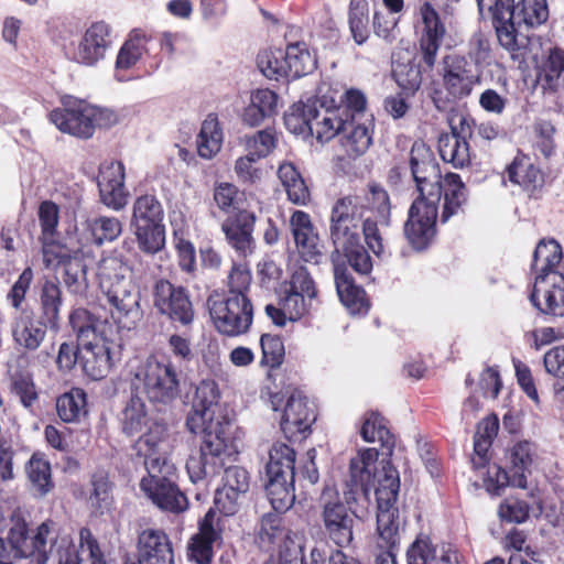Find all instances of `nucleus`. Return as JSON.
<instances>
[{
  "instance_id": "c03bdc74",
  "label": "nucleus",
  "mask_w": 564,
  "mask_h": 564,
  "mask_svg": "<svg viewBox=\"0 0 564 564\" xmlns=\"http://www.w3.org/2000/svg\"><path fill=\"white\" fill-rule=\"evenodd\" d=\"M294 477H268L265 491L272 508L278 512L289 510L294 501Z\"/></svg>"
},
{
  "instance_id": "052dcab7",
  "label": "nucleus",
  "mask_w": 564,
  "mask_h": 564,
  "mask_svg": "<svg viewBox=\"0 0 564 564\" xmlns=\"http://www.w3.org/2000/svg\"><path fill=\"white\" fill-rule=\"evenodd\" d=\"M247 152L258 159L267 158L276 147V134L271 129L260 130L242 139Z\"/></svg>"
},
{
  "instance_id": "ddd939ff",
  "label": "nucleus",
  "mask_w": 564,
  "mask_h": 564,
  "mask_svg": "<svg viewBox=\"0 0 564 564\" xmlns=\"http://www.w3.org/2000/svg\"><path fill=\"white\" fill-rule=\"evenodd\" d=\"M438 73L448 100L469 96L474 87L480 84L481 78L479 67L471 59L457 54L445 55Z\"/></svg>"
},
{
  "instance_id": "a19ab883",
  "label": "nucleus",
  "mask_w": 564,
  "mask_h": 564,
  "mask_svg": "<svg viewBox=\"0 0 564 564\" xmlns=\"http://www.w3.org/2000/svg\"><path fill=\"white\" fill-rule=\"evenodd\" d=\"M285 53L290 78L306 76L317 67L316 55L303 42L288 45Z\"/></svg>"
},
{
  "instance_id": "0e129e2a",
  "label": "nucleus",
  "mask_w": 564,
  "mask_h": 564,
  "mask_svg": "<svg viewBox=\"0 0 564 564\" xmlns=\"http://www.w3.org/2000/svg\"><path fill=\"white\" fill-rule=\"evenodd\" d=\"M262 357L260 365L270 369L281 366L284 357V345L279 336L263 334L260 337Z\"/></svg>"
},
{
  "instance_id": "bf43d9fd",
  "label": "nucleus",
  "mask_w": 564,
  "mask_h": 564,
  "mask_svg": "<svg viewBox=\"0 0 564 564\" xmlns=\"http://www.w3.org/2000/svg\"><path fill=\"white\" fill-rule=\"evenodd\" d=\"M26 475L34 488L45 495L52 487L51 466L42 456L34 454L26 464Z\"/></svg>"
},
{
  "instance_id": "a211bd4d",
  "label": "nucleus",
  "mask_w": 564,
  "mask_h": 564,
  "mask_svg": "<svg viewBox=\"0 0 564 564\" xmlns=\"http://www.w3.org/2000/svg\"><path fill=\"white\" fill-rule=\"evenodd\" d=\"M533 305L542 313L564 316V275L560 272H549L535 276L531 294Z\"/></svg>"
},
{
  "instance_id": "4468645a",
  "label": "nucleus",
  "mask_w": 564,
  "mask_h": 564,
  "mask_svg": "<svg viewBox=\"0 0 564 564\" xmlns=\"http://www.w3.org/2000/svg\"><path fill=\"white\" fill-rule=\"evenodd\" d=\"M362 200L356 195H346L336 200L330 216V239L334 247H349L360 238Z\"/></svg>"
},
{
  "instance_id": "6e6552de",
  "label": "nucleus",
  "mask_w": 564,
  "mask_h": 564,
  "mask_svg": "<svg viewBox=\"0 0 564 564\" xmlns=\"http://www.w3.org/2000/svg\"><path fill=\"white\" fill-rule=\"evenodd\" d=\"M163 215V207L153 195H142L133 203L131 227L139 248L145 253H156L164 247Z\"/></svg>"
},
{
  "instance_id": "ea45409f",
  "label": "nucleus",
  "mask_w": 564,
  "mask_h": 564,
  "mask_svg": "<svg viewBox=\"0 0 564 564\" xmlns=\"http://www.w3.org/2000/svg\"><path fill=\"white\" fill-rule=\"evenodd\" d=\"M276 175L293 204L305 205L310 200L308 188L293 163L282 162Z\"/></svg>"
},
{
  "instance_id": "473e14b6",
  "label": "nucleus",
  "mask_w": 564,
  "mask_h": 564,
  "mask_svg": "<svg viewBox=\"0 0 564 564\" xmlns=\"http://www.w3.org/2000/svg\"><path fill=\"white\" fill-rule=\"evenodd\" d=\"M338 141L347 158L356 159L362 155L372 143L370 121L359 122L357 117L351 115Z\"/></svg>"
},
{
  "instance_id": "aec40b11",
  "label": "nucleus",
  "mask_w": 564,
  "mask_h": 564,
  "mask_svg": "<svg viewBox=\"0 0 564 564\" xmlns=\"http://www.w3.org/2000/svg\"><path fill=\"white\" fill-rule=\"evenodd\" d=\"M420 14L423 23L419 40L420 55L426 67L433 68L446 30L438 13L430 2L423 3L420 8Z\"/></svg>"
},
{
  "instance_id": "4d7b16f0",
  "label": "nucleus",
  "mask_w": 564,
  "mask_h": 564,
  "mask_svg": "<svg viewBox=\"0 0 564 564\" xmlns=\"http://www.w3.org/2000/svg\"><path fill=\"white\" fill-rule=\"evenodd\" d=\"M349 28L354 41L364 44L369 36V10L366 0H350Z\"/></svg>"
},
{
  "instance_id": "c85d7f7f",
  "label": "nucleus",
  "mask_w": 564,
  "mask_h": 564,
  "mask_svg": "<svg viewBox=\"0 0 564 564\" xmlns=\"http://www.w3.org/2000/svg\"><path fill=\"white\" fill-rule=\"evenodd\" d=\"M334 279L339 300L349 313L365 315L369 310V301L365 291L355 284L345 265H335Z\"/></svg>"
},
{
  "instance_id": "cd10ccee",
  "label": "nucleus",
  "mask_w": 564,
  "mask_h": 564,
  "mask_svg": "<svg viewBox=\"0 0 564 564\" xmlns=\"http://www.w3.org/2000/svg\"><path fill=\"white\" fill-rule=\"evenodd\" d=\"M150 39V35L140 29H134L129 33L117 54L113 74L116 80L122 83L130 79L127 72L132 69L147 53Z\"/></svg>"
},
{
  "instance_id": "5fc2aeb1",
  "label": "nucleus",
  "mask_w": 564,
  "mask_h": 564,
  "mask_svg": "<svg viewBox=\"0 0 564 564\" xmlns=\"http://www.w3.org/2000/svg\"><path fill=\"white\" fill-rule=\"evenodd\" d=\"M62 303V290L58 283L45 281L40 292V304L43 317L53 326L58 321Z\"/></svg>"
},
{
  "instance_id": "13d9d810",
  "label": "nucleus",
  "mask_w": 564,
  "mask_h": 564,
  "mask_svg": "<svg viewBox=\"0 0 564 564\" xmlns=\"http://www.w3.org/2000/svg\"><path fill=\"white\" fill-rule=\"evenodd\" d=\"M304 547L303 535H286L283 544H280L278 557H271L265 564H303Z\"/></svg>"
},
{
  "instance_id": "412c9836",
  "label": "nucleus",
  "mask_w": 564,
  "mask_h": 564,
  "mask_svg": "<svg viewBox=\"0 0 564 564\" xmlns=\"http://www.w3.org/2000/svg\"><path fill=\"white\" fill-rule=\"evenodd\" d=\"M72 536L62 530L54 521L41 523L31 538L32 557L37 564H46L48 557L57 554L62 549L72 546Z\"/></svg>"
},
{
  "instance_id": "dca6fc26",
  "label": "nucleus",
  "mask_w": 564,
  "mask_h": 564,
  "mask_svg": "<svg viewBox=\"0 0 564 564\" xmlns=\"http://www.w3.org/2000/svg\"><path fill=\"white\" fill-rule=\"evenodd\" d=\"M116 344L106 335L78 344V359L83 371L93 380L106 378L115 364Z\"/></svg>"
},
{
  "instance_id": "09e8293b",
  "label": "nucleus",
  "mask_w": 564,
  "mask_h": 564,
  "mask_svg": "<svg viewBox=\"0 0 564 564\" xmlns=\"http://www.w3.org/2000/svg\"><path fill=\"white\" fill-rule=\"evenodd\" d=\"M361 437L368 443L379 442L387 449V454L391 455L394 446V438L384 424L383 417L378 413L370 412L365 417L360 430Z\"/></svg>"
},
{
  "instance_id": "9b49d317",
  "label": "nucleus",
  "mask_w": 564,
  "mask_h": 564,
  "mask_svg": "<svg viewBox=\"0 0 564 564\" xmlns=\"http://www.w3.org/2000/svg\"><path fill=\"white\" fill-rule=\"evenodd\" d=\"M321 520L325 534L339 547H346L354 540V514L343 502L335 486L326 485L319 498Z\"/></svg>"
},
{
  "instance_id": "e433bc0d",
  "label": "nucleus",
  "mask_w": 564,
  "mask_h": 564,
  "mask_svg": "<svg viewBox=\"0 0 564 564\" xmlns=\"http://www.w3.org/2000/svg\"><path fill=\"white\" fill-rule=\"evenodd\" d=\"M508 180L522 187L525 192L533 193L543 185L542 172L528 156H517L507 169Z\"/></svg>"
},
{
  "instance_id": "4c0bfd02",
  "label": "nucleus",
  "mask_w": 564,
  "mask_h": 564,
  "mask_svg": "<svg viewBox=\"0 0 564 564\" xmlns=\"http://www.w3.org/2000/svg\"><path fill=\"white\" fill-rule=\"evenodd\" d=\"M549 10L546 0H522L521 7L513 8V17L509 22L512 25L514 36V50L518 45V33L522 24L525 26H536L546 21Z\"/></svg>"
},
{
  "instance_id": "603ef678",
  "label": "nucleus",
  "mask_w": 564,
  "mask_h": 564,
  "mask_svg": "<svg viewBox=\"0 0 564 564\" xmlns=\"http://www.w3.org/2000/svg\"><path fill=\"white\" fill-rule=\"evenodd\" d=\"M314 107L315 102L313 101H300L291 106L284 115V123L288 130L294 134L311 133Z\"/></svg>"
},
{
  "instance_id": "49530a36",
  "label": "nucleus",
  "mask_w": 564,
  "mask_h": 564,
  "mask_svg": "<svg viewBox=\"0 0 564 564\" xmlns=\"http://www.w3.org/2000/svg\"><path fill=\"white\" fill-rule=\"evenodd\" d=\"M562 260V249L557 241L542 240L533 253L532 269L536 275L558 272L556 267Z\"/></svg>"
},
{
  "instance_id": "a878e982",
  "label": "nucleus",
  "mask_w": 564,
  "mask_h": 564,
  "mask_svg": "<svg viewBox=\"0 0 564 564\" xmlns=\"http://www.w3.org/2000/svg\"><path fill=\"white\" fill-rule=\"evenodd\" d=\"M315 421L313 409L308 405V400L300 391L293 392L284 406L280 425L288 437H295L304 433Z\"/></svg>"
},
{
  "instance_id": "f8f14e48",
  "label": "nucleus",
  "mask_w": 564,
  "mask_h": 564,
  "mask_svg": "<svg viewBox=\"0 0 564 564\" xmlns=\"http://www.w3.org/2000/svg\"><path fill=\"white\" fill-rule=\"evenodd\" d=\"M355 195L362 200L365 241L368 248L380 257L384 252V246L379 226L387 227L390 224L391 204L389 195L386 189L378 185H370L367 193Z\"/></svg>"
},
{
  "instance_id": "423d86ee",
  "label": "nucleus",
  "mask_w": 564,
  "mask_h": 564,
  "mask_svg": "<svg viewBox=\"0 0 564 564\" xmlns=\"http://www.w3.org/2000/svg\"><path fill=\"white\" fill-rule=\"evenodd\" d=\"M62 106L51 111L50 121L59 131L78 138L88 139L96 128H108L118 121L115 111L73 96L62 97Z\"/></svg>"
},
{
  "instance_id": "680f3d73",
  "label": "nucleus",
  "mask_w": 564,
  "mask_h": 564,
  "mask_svg": "<svg viewBox=\"0 0 564 564\" xmlns=\"http://www.w3.org/2000/svg\"><path fill=\"white\" fill-rule=\"evenodd\" d=\"M7 539L10 546L17 551L20 557H29L32 555L28 524L23 519L19 517L11 518Z\"/></svg>"
},
{
  "instance_id": "37998d69",
  "label": "nucleus",
  "mask_w": 564,
  "mask_h": 564,
  "mask_svg": "<svg viewBox=\"0 0 564 564\" xmlns=\"http://www.w3.org/2000/svg\"><path fill=\"white\" fill-rule=\"evenodd\" d=\"M257 67L270 80L290 78L286 53L281 48H264L257 55Z\"/></svg>"
},
{
  "instance_id": "a18cd8bd",
  "label": "nucleus",
  "mask_w": 564,
  "mask_h": 564,
  "mask_svg": "<svg viewBox=\"0 0 564 564\" xmlns=\"http://www.w3.org/2000/svg\"><path fill=\"white\" fill-rule=\"evenodd\" d=\"M295 452L284 443H275L269 452L267 477H294Z\"/></svg>"
},
{
  "instance_id": "6e6d98bb",
  "label": "nucleus",
  "mask_w": 564,
  "mask_h": 564,
  "mask_svg": "<svg viewBox=\"0 0 564 564\" xmlns=\"http://www.w3.org/2000/svg\"><path fill=\"white\" fill-rule=\"evenodd\" d=\"M63 281L69 292L84 294L88 289L87 267L78 257L67 258L63 261Z\"/></svg>"
},
{
  "instance_id": "79ce46f5",
  "label": "nucleus",
  "mask_w": 564,
  "mask_h": 564,
  "mask_svg": "<svg viewBox=\"0 0 564 564\" xmlns=\"http://www.w3.org/2000/svg\"><path fill=\"white\" fill-rule=\"evenodd\" d=\"M438 151L443 161L451 163L455 169H463L470 162L469 145L456 133L441 135Z\"/></svg>"
},
{
  "instance_id": "58836bf2",
  "label": "nucleus",
  "mask_w": 564,
  "mask_h": 564,
  "mask_svg": "<svg viewBox=\"0 0 564 564\" xmlns=\"http://www.w3.org/2000/svg\"><path fill=\"white\" fill-rule=\"evenodd\" d=\"M56 412L65 423H77L87 414V395L80 388H73L56 400Z\"/></svg>"
},
{
  "instance_id": "c9c22d12",
  "label": "nucleus",
  "mask_w": 564,
  "mask_h": 564,
  "mask_svg": "<svg viewBox=\"0 0 564 564\" xmlns=\"http://www.w3.org/2000/svg\"><path fill=\"white\" fill-rule=\"evenodd\" d=\"M224 132L216 115L209 113L202 122L196 138L197 153L202 159H213L221 149Z\"/></svg>"
},
{
  "instance_id": "b1692460",
  "label": "nucleus",
  "mask_w": 564,
  "mask_h": 564,
  "mask_svg": "<svg viewBox=\"0 0 564 564\" xmlns=\"http://www.w3.org/2000/svg\"><path fill=\"white\" fill-rule=\"evenodd\" d=\"M290 228L296 249L306 262H318L322 256L319 237L308 214L295 210L290 218Z\"/></svg>"
},
{
  "instance_id": "3c124183",
  "label": "nucleus",
  "mask_w": 564,
  "mask_h": 564,
  "mask_svg": "<svg viewBox=\"0 0 564 564\" xmlns=\"http://www.w3.org/2000/svg\"><path fill=\"white\" fill-rule=\"evenodd\" d=\"M564 72V50L553 47L540 66L538 80L544 89L555 90L557 80Z\"/></svg>"
},
{
  "instance_id": "f257e3e1",
  "label": "nucleus",
  "mask_w": 564,
  "mask_h": 564,
  "mask_svg": "<svg viewBox=\"0 0 564 564\" xmlns=\"http://www.w3.org/2000/svg\"><path fill=\"white\" fill-rule=\"evenodd\" d=\"M129 376L133 394L120 415L122 432L129 437L138 436L135 445L153 429L160 427L164 440L170 444L165 427L151 420L140 395H144L155 405H169L176 400L180 394V378L174 365L166 356L149 355L130 361Z\"/></svg>"
},
{
  "instance_id": "f03ea898",
  "label": "nucleus",
  "mask_w": 564,
  "mask_h": 564,
  "mask_svg": "<svg viewBox=\"0 0 564 564\" xmlns=\"http://www.w3.org/2000/svg\"><path fill=\"white\" fill-rule=\"evenodd\" d=\"M378 452L375 448L360 449L355 457L350 459L349 471L350 479L355 486H359L365 495L373 479L378 478L376 489L377 497V531L388 546L400 543L403 521L400 518L395 502L400 489L399 471L391 465L390 460L380 462V470L377 471L376 463Z\"/></svg>"
},
{
  "instance_id": "7ed1b4c3",
  "label": "nucleus",
  "mask_w": 564,
  "mask_h": 564,
  "mask_svg": "<svg viewBox=\"0 0 564 564\" xmlns=\"http://www.w3.org/2000/svg\"><path fill=\"white\" fill-rule=\"evenodd\" d=\"M410 166L420 196L412 203L404 225V235L415 250L425 249L436 232L440 187L437 162L432 150L415 142L410 152Z\"/></svg>"
},
{
  "instance_id": "5701e85b",
  "label": "nucleus",
  "mask_w": 564,
  "mask_h": 564,
  "mask_svg": "<svg viewBox=\"0 0 564 564\" xmlns=\"http://www.w3.org/2000/svg\"><path fill=\"white\" fill-rule=\"evenodd\" d=\"M124 165L110 162L101 166L98 176V187L101 202L115 210L122 209L128 203V192L124 187Z\"/></svg>"
},
{
  "instance_id": "39448f33",
  "label": "nucleus",
  "mask_w": 564,
  "mask_h": 564,
  "mask_svg": "<svg viewBox=\"0 0 564 564\" xmlns=\"http://www.w3.org/2000/svg\"><path fill=\"white\" fill-rule=\"evenodd\" d=\"M99 289L109 305L113 321L131 329L142 318L141 293L131 268L116 256H107L98 263Z\"/></svg>"
},
{
  "instance_id": "de8ad7c7",
  "label": "nucleus",
  "mask_w": 564,
  "mask_h": 564,
  "mask_svg": "<svg viewBox=\"0 0 564 564\" xmlns=\"http://www.w3.org/2000/svg\"><path fill=\"white\" fill-rule=\"evenodd\" d=\"M44 325L29 316H23L17 321L13 328V338L15 343L29 350H35L40 347L45 337Z\"/></svg>"
},
{
  "instance_id": "864d4df0",
  "label": "nucleus",
  "mask_w": 564,
  "mask_h": 564,
  "mask_svg": "<svg viewBox=\"0 0 564 564\" xmlns=\"http://www.w3.org/2000/svg\"><path fill=\"white\" fill-rule=\"evenodd\" d=\"M86 228L93 241L100 246L106 241L116 240L122 232V224L116 217L99 216L86 221Z\"/></svg>"
},
{
  "instance_id": "e2e57ef3",
  "label": "nucleus",
  "mask_w": 564,
  "mask_h": 564,
  "mask_svg": "<svg viewBox=\"0 0 564 564\" xmlns=\"http://www.w3.org/2000/svg\"><path fill=\"white\" fill-rule=\"evenodd\" d=\"M282 525V519L278 514H265L261 519L259 540L262 546L279 543L283 544L286 535H294Z\"/></svg>"
},
{
  "instance_id": "f3484780",
  "label": "nucleus",
  "mask_w": 564,
  "mask_h": 564,
  "mask_svg": "<svg viewBox=\"0 0 564 564\" xmlns=\"http://www.w3.org/2000/svg\"><path fill=\"white\" fill-rule=\"evenodd\" d=\"M154 306L170 319L186 326L194 319V311L185 290L161 280L154 286Z\"/></svg>"
},
{
  "instance_id": "69168bd1",
  "label": "nucleus",
  "mask_w": 564,
  "mask_h": 564,
  "mask_svg": "<svg viewBox=\"0 0 564 564\" xmlns=\"http://www.w3.org/2000/svg\"><path fill=\"white\" fill-rule=\"evenodd\" d=\"M392 75L400 88L414 93L422 84V75L417 65L412 62L400 63L394 62Z\"/></svg>"
},
{
  "instance_id": "393cba45",
  "label": "nucleus",
  "mask_w": 564,
  "mask_h": 564,
  "mask_svg": "<svg viewBox=\"0 0 564 564\" xmlns=\"http://www.w3.org/2000/svg\"><path fill=\"white\" fill-rule=\"evenodd\" d=\"M139 564H174L172 543L161 530H143L138 540Z\"/></svg>"
},
{
  "instance_id": "9d476101",
  "label": "nucleus",
  "mask_w": 564,
  "mask_h": 564,
  "mask_svg": "<svg viewBox=\"0 0 564 564\" xmlns=\"http://www.w3.org/2000/svg\"><path fill=\"white\" fill-rule=\"evenodd\" d=\"M209 315L216 329L227 336L245 334L252 324L253 307L247 295H210L207 301Z\"/></svg>"
},
{
  "instance_id": "2f4dec72",
  "label": "nucleus",
  "mask_w": 564,
  "mask_h": 564,
  "mask_svg": "<svg viewBox=\"0 0 564 564\" xmlns=\"http://www.w3.org/2000/svg\"><path fill=\"white\" fill-rule=\"evenodd\" d=\"M437 174L436 184L440 187V198L442 195L444 196L441 220L442 223H446L452 216L456 215L466 203V187L458 174L447 173L442 177L438 165Z\"/></svg>"
},
{
  "instance_id": "0eeeda50",
  "label": "nucleus",
  "mask_w": 564,
  "mask_h": 564,
  "mask_svg": "<svg viewBox=\"0 0 564 564\" xmlns=\"http://www.w3.org/2000/svg\"><path fill=\"white\" fill-rule=\"evenodd\" d=\"M203 443L199 453L192 455L186 469L193 482L216 475L224 466V457L231 455V432L224 431L218 424H213L207 432H200Z\"/></svg>"
},
{
  "instance_id": "774afa93",
  "label": "nucleus",
  "mask_w": 564,
  "mask_h": 564,
  "mask_svg": "<svg viewBox=\"0 0 564 564\" xmlns=\"http://www.w3.org/2000/svg\"><path fill=\"white\" fill-rule=\"evenodd\" d=\"M337 252H343L347 258L350 267L360 274H368L372 270V261L367 250L361 245V239L358 238L351 246L335 247Z\"/></svg>"
},
{
  "instance_id": "6ab92c4d",
  "label": "nucleus",
  "mask_w": 564,
  "mask_h": 564,
  "mask_svg": "<svg viewBox=\"0 0 564 564\" xmlns=\"http://www.w3.org/2000/svg\"><path fill=\"white\" fill-rule=\"evenodd\" d=\"M110 32V26L105 22L91 24L73 51V61L86 66L96 65L111 45Z\"/></svg>"
},
{
  "instance_id": "bb28decb",
  "label": "nucleus",
  "mask_w": 564,
  "mask_h": 564,
  "mask_svg": "<svg viewBox=\"0 0 564 564\" xmlns=\"http://www.w3.org/2000/svg\"><path fill=\"white\" fill-rule=\"evenodd\" d=\"M513 0H477L480 14L492 19L498 41L508 51H514L513 29L508 23L513 17Z\"/></svg>"
},
{
  "instance_id": "2eb2a0df",
  "label": "nucleus",
  "mask_w": 564,
  "mask_h": 564,
  "mask_svg": "<svg viewBox=\"0 0 564 564\" xmlns=\"http://www.w3.org/2000/svg\"><path fill=\"white\" fill-rule=\"evenodd\" d=\"M220 399L218 384L210 379H204L196 388L193 410L187 416L186 426L194 433L207 432L213 424H218L224 431H230V423L215 417V409Z\"/></svg>"
},
{
  "instance_id": "7c9ffc66",
  "label": "nucleus",
  "mask_w": 564,
  "mask_h": 564,
  "mask_svg": "<svg viewBox=\"0 0 564 564\" xmlns=\"http://www.w3.org/2000/svg\"><path fill=\"white\" fill-rule=\"evenodd\" d=\"M216 512L209 509L199 522V532L192 538L188 557L197 564H209L213 558V544L218 539L215 528Z\"/></svg>"
},
{
  "instance_id": "f704fd0d",
  "label": "nucleus",
  "mask_w": 564,
  "mask_h": 564,
  "mask_svg": "<svg viewBox=\"0 0 564 564\" xmlns=\"http://www.w3.org/2000/svg\"><path fill=\"white\" fill-rule=\"evenodd\" d=\"M536 455L535 446L528 441L517 442L509 448V462L512 476L511 486L525 489L527 476L531 474V467Z\"/></svg>"
},
{
  "instance_id": "20e7f679",
  "label": "nucleus",
  "mask_w": 564,
  "mask_h": 564,
  "mask_svg": "<svg viewBox=\"0 0 564 564\" xmlns=\"http://www.w3.org/2000/svg\"><path fill=\"white\" fill-rule=\"evenodd\" d=\"M133 449L143 458L148 471V477L140 482L141 490L163 510L175 513L186 510V496L170 480L175 467L169 459L171 444L164 440L162 429H153L133 445Z\"/></svg>"
},
{
  "instance_id": "8fccbe9b",
  "label": "nucleus",
  "mask_w": 564,
  "mask_h": 564,
  "mask_svg": "<svg viewBox=\"0 0 564 564\" xmlns=\"http://www.w3.org/2000/svg\"><path fill=\"white\" fill-rule=\"evenodd\" d=\"M69 324L77 334L78 344L105 335L102 322L85 308H76L69 316Z\"/></svg>"
},
{
  "instance_id": "1a4fd4ad",
  "label": "nucleus",
  "mask_w": 564,
  "mask_h": 564,
  "mask_svg": "<svg viewBox=\"0 0 564 564\" xmlns=\"http://www.w3.org/2000/svg\"><path fill=\"white\" fill-rule=\"evenodd\" d=\"M315 295L314 281L305 268H300L284 286L279 306L269 304L265 312L275 325L284 326L286 321L300 319L307 312L306 299L312 300Z\"/></svg>"
},
{
  "instance_id": "c756f323",
  "label": "nucleus",
  "mask_w": 564,
  "mask_h": 564,
  "mask_svg": "<svg viewBox=\"0 0 564 564\" xmlns=\"http://www.w3.org/2000/svg\"><path fill=\"white\" fill-rule=\"evenodd\" d=\"M351 115L341 108H322L314 107L313 124L311 133L316 137L319 142H327L334 137L340 138Z\"/></svg>"
},
{
  "instance_id": "4be33fe9",
  "label": "nucleus",
  "mask_w": 564,
  "mask_h": 564,
  "mask_svg": "<svg viewBox=\"0 0 564 564\" xmlns=\"http://www.w3.org/2000/svg\"><path fill=\"white\" fill-rule=\"evenodd\" d=\"M256 216L246 209L227 217L221 224V230L229 246L242 257L253 253L254 239L252 237Z\"/></svg>"
},
{
  "instance_id": "72a5a7b5",
  "label": "nucleus",
  "mask_w": 564,
  "mask_h": 564,
  "mask_svg": "<svg viewBox=\"0 0 564 564\" xmlns=\"http://www.w3.org/2000/svg\"><path fill=\"white\" fill-rule=\"evenodd\" d=\"M278 95L269 88H260L251 91L248 106L242 113V121L254 128L260 126L268 117L278 111Z\"/></svg>"
},
{
  "instance_id": "338daca9",
  "label": "nucleus",
  "mask_w": 564,
  "mask_h": 564,
  "mask_svg": "<svg viewBox=\"0 0 564 564\" xmlns=\"http://www.w3.org/2000/svg\"><path fill=\"white\" fill-rule=\"evenodd\" d=\"M258 160V158L247 153L235 161L234 172L239 182L254 185L262 181L264 172L257 165Z\"/></svg>"
}]
</instances>
